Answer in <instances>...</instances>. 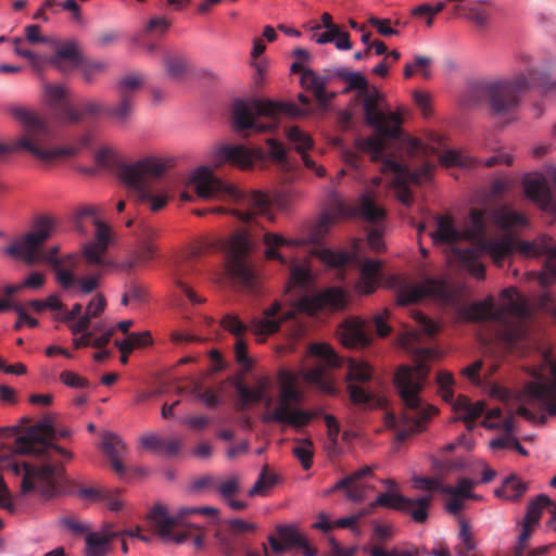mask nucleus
Returning <instances> with one entry per match:
<instances>
[{"label": "nucleus", "instance_id": "1", "mask_svg": "<svg viewBox=\"0 0 556 556\" xmlns=\"http://www.w3.org/2000/svg\"><path fill=\"white\" fill-rule=\"evenodd\" d=\"M501 309L494 308V300L488 296L459 308L458 316L467 323L495 320L501 323L497 331L500 345L507 352L525 354L535 342L531 336L534 306L515 288L504 289L501 293Z\"/></svg>", "mask_w": 556, "mask_h": 556}, {"label": "nucleus", "instance_id": "2", "mask_svg": "<svg viewBox=\"0 0 556 556\" xmlns=\"http://www.w3.org/2000/svg\"><path fill=\"white\" fill-rule=\"evenodd\" d=\"M434 244L451 247V260L460 268L466 269L475 278L482 280L485 277V267L479 261L482 241L486 240L485 212L471 208L464 223V229L458 230L450 215L437 217V229L430 233Z\"/></svg>", "mask_w": 556, "mask_h": 556}, {"label": "nucleus", "instance_id": "3", "mask_svg": "<svg viewBox=\"0 0 556 556\" xmlns=\"http://www.w3.org/2000/svg\"><path fill=\"white\" fill-rule=\"evenodd\" d=\"M429 367L419 362L415 366L402 365L394 375V386L401 400V413L391 419L399 427L397 439L406 440L412 433L421 432L439 409L422 399L428 381Z\"/></svg>", "mask_w": 556, "mask_h": 556}, {"label": "nucleus", "instance_id": "4", "mask_svg": "<svg viewBox=\"0 0 556 556\" xmlns=\"http://www.w3.org/2000/svg\"><path fill=\"white\" fill-rule=\"evenodd\" d=\"M14 115L24 124V135L11 144L0 143V156L9 152L24 150L42 163L52 165L59 160L76 156L90 144L91 138L86 134L73 144L52 147L56 136L45 121L24 109H16Z\"/></svg>", "mask_w": 556, "mask_h": 556}, {"label": "nucleus", "instance_id": "5", "mask_svg": "<svg viewBox=\"0 0 556 556\" xmlns=\"http://www.w3.org/2000/svg\"><path fill=\"white\" fill-rule=\"evenodd\" d=\"M189 184L202 199L236 202L238 208L233 210L232 214L244 223H250L257 215H266L269 210V200L265 194L257 191L243 193L235 186L217 178L206 166L195 168Z\"/></svg>", "mask_w": 556, "mask_h": 556}, {"label": "nucleus", "instance_id": "6", "mask_svg": "<svg viewBox=\"0 0 556 556\" xmlns=\"http://www.w3.org/2000/svg\"><path fill=\"white\" fill-rule=\"evenodd\" d=\"M365 121L372 127L379 137L358 138L355 146L358 151L369 154L371 161H379L386 152V139H399L402 130V116L400 111L387 112L384 96L371 87L361 97Z\"/></svg>", "mask_w": 556, "mask_h": 556}, {"label": "nucleus", "instance_id": "7", "mask_svg": "<svg viewBox=\"0 0 556 556\" xmlns=\"http://www.w3.org/2000/svg\"><path fill=\"white\" fill-rule=\"evenodd\" d=\"M527 74L519 73L511 78L496 79L480 86V92L488 101L490 111L495 116L510 114L520 102V94L527 91L531 81L545 91H556V80L551 81L548 75L527 67Z\"/></svg>", "mask_w": 556, "mask_h": 556}, {"label": "nucleus", "instance_id": "8", "mask_svg": "<svg viewBox=\"0 0 556 556\" xmlns=\"http://www.w3.org/2000/svg\"><path fill=\"white\" fill-rule=\"evenodd\" d=\"M295 317L294 309L282 311L279 301H275L269 307L263 311L261 317H254L250 324L243 323L238 315L226 314L222 320V327L236 337L235 356L238 363L249 367L251 361L248 356V345L243 336L250 329L258 342H263L268 336L279 331L285 321Z\"/></svg>", "mask_w": 556, "mask_h": 556}, {"label": "nucleus", "instance_id": "9", "mask_svg": "<svg viewBox=\"0 0 556 556\" xmlns=\"http://www.w3.org/2000/svg\"><path fill=\"white\" fill-rule=\"evenodd\" d=\"M304 113L296 104L262 99H236L231 108V123L237 132H269L277 127L281 114L299 116Z\"/></svg>", "mask_w": 556, "mask_h": 556}, {"label": "nucleus", "instance_id": "10", "mask_svg": "<svg viewBox=\"0 0 556 556\" xmlns=\"http://www.w3.org/2000/svg\"><path fill=\"white\" fill-rule=\"evenodd\" d=\"M53 222L50 217L40 216L37 218L29 232L21 239L7 247L4 252L15 258H23L29 265L47 262L53 267H60L62 264L75 267L76 255L68 254L63 260L58 258L59 247L54 245L45 251L43 243L51 237Z\"/></svg>", "mask_w": 556, "mask_h": 556}, {"label": "nucleus", "instance_id": "11", "mask_svg": "<svg viewBox=\"0 0 556 556\" xmlns=\"http://www.w3.org/2000/svg\"><path fill=\"white\" fill-rule=\"evenodd\" d=\"M482 249L493 260V262L502 266L504 260L514 251H518L525 256L546 255L544 273L541 281L544 285L552 283L556 280V244L553 239L543 236L534 241H525L506 235L501 240L488 239L482 241Z\"/></svg>", "mask_w": 556, "mask_h": 556}, {"label": "nucleus", "instance_id": "12", "mask_svg": "<svg viewBox=\"0 0 556 556\" xmlns=\"http://www.w3.org/2000/svg\"><path fill=\"white\" fill-rule=\"evenodd\" d=\"M280 392L276 406L270 413L263 415L264 422H277L295 429L307 426L316 416L313 413L298 407L302 401V394L296 388L295 377L286 370L280 371Z\"/></svg>", "mask_w": 556, "mask_h": 556}, {"label": "nucleus", "instance_id": "13", "mask_svg": "<svg viewBox=\"0 0 556 556\" xmlns=\"http://www.w3.org/2000/svg\"><path fill=\"white\" fill-rule=\"evenodd\" d=\"M1 468L5 472H12L14 476H23L21 483L22 494L37 491L46 497H51L56 493L63 470L61 466L46 464L36 467L25 462L20 463L16 459H9Z\"/></svg>", "mask_w": 556, "mask_h": 556}, {"label": "nucleus", "instance_id": "14", "mask_svg": "<svg viewBox=\"0 0 556 556\" xmlns=\"http://www.w3.org/2000/svg\"><path fill=\"white\" fill-rule=\"evenodd\" d=\"M94 240L83 247V258L86 265L89 268H94L96 271L78 280L81 291L86 294L98 288L104 270L112 266V262L106 258V251L111 242V230L106 224L99 219H94Z\"/></svg>", "mask_w": 556, "mask_h": 556}, {"label": "nucleus", "instance_id": "15", "mask_svg": "<svg viewBox=\"0 0 556 556\" xmlns=\"http://www.w3.org/2000/svg\"><path fill=\"white\" fill-rule=\"evenodd\" d=\"M381 162V172L393 176L394 187L397 189V199L406 206L413 203V194L408 188L409 184L420 185L429 180L435 166L431 163H425L416 169H412L408 165L383 156L378 161Z\"/></svg>", "mask_w": 556, "mask_h": 556}, {"label": "nucleus", "instance_id": "16", "mask_svg": "<svg viewBox=\"0 0 556 556\" xmlns=\"http://www.w3.org/2000/svg\"><path fill=\"white\" fill-rule=\"evenodd\" d=\"M228 275L243 288L253 290L256 286V276L249 262L250 243L242 233L232 236L225 245Z\"/></svg>", "mask_w": 556, "mask_h": 556}, {"label": "nucleus", "instance_id": "17", "mask_svg": "<svg viewBox=\"0 0 556 556\" xmlns=\"http://www.w3.org/2000/svg\"><path fill=\"white\" fill-rule=\"evenodd\" d=\"M330 214H325L320 219V227H327L333 218L362 217L366 222L377 223L386 216V211L378 206L368 194H363L359 203L349 204L339 195L331 194L329 200Z\"/></svg>", "mask_w": 556, "mask_h": 556}, {"label": "nucleus", "instance_id": "18", "mask_svg": "<svg viewBox=\"0 0 556 556\" xmlns=\"http://www.w3.org/2000/svg\"><path fill=\"white\" fill-rule=\"evenodd\" d=\"M543 361L551 369L552 380L542 381L543 370L532 369L531 376L535 380L525 384V394L530 405L538 406L549 416H556V361L547 354L543 356Z\"/></svg>", "mask_w": 556, "mask_h": 556}, {"label": "nucleus", "instance_id": "19", "mask_svg": "<svg viewBox=\"0 0 556 556\" xmlns=\"http://www.w3.org/2000/svg\"><path fill=\"white\" fill-rule=\"evenodd\" d=\"M181 519L182 518H178V516L175 518L169 517L166 507L162 504H155L148 515L149 523L155 528L156 532L165 541L181 544L191 538L194 549H202L204 547V538L200 530H174V527L177 526Z\"/></svg>", "mask_w": 556, "mask_h": 556}, {"label": "nucleus", "instance_id": "20", "mask_svg": "<svg viewBox=\"0 0 556 556\" xmlns=\"http://www.w3.org/2000/svg\"><path fill=\"white\" fill-rule=\"evenodd\" d=\"M56 438L53 420L47 416L26 428L14 441L13 452L21 455L43 456L49 451L51 440Z\"/></svg>", "mask_w": 556, "mask_h": 556}, {"label": "nucleus", "instance_id": "21", "mask_svg": "<svg viewBox=\"0 0 556 556\" xmlns=\"http://www.w3.org/2000/svg\"><path fill=\"white\" fill-rule=\"evenodd\" d=\"M170 161L154 155L141 156V203L147 202L153 212H159L167 203V197L159 189H151L149 180H160Z\"/></svg>", "mask_w": 556, "mask_h": 556}, {"label": "nucleus", "instance_id": "22", "mask_svg": "<svg viewBox=\"0 0 556 556\" xmlns=\"http://www.w3.org/2000/svg\"><path fill=\"white\" fill-rule=\"evenodd\" d=\"M372 368L365 362L349 359L348 391L350 400L355 405H368L375 401V394L368 387L372 380Z\"/></svg>", "mask_w": 556, "mask_h": 556}, {"label": "nucleus", "instance_id": "23", "mask_svg": "<svg viewBox=\"0 0 556 556\" xmlns=\"http://www.w3.org/2000/svg\"><path fill=\"white\" fill-rule=\"evenodd\" d=\"M432 495L409 498L399 493L386 492L377 496L371 506L392 508L403 513H409L417 523H424L428 519V508L432 503Z\"/></svg>", "mask_w": 556, "mask_h": 556}, {"label": "nucleus", "instance_id": "24", "mask_svg": "<svg viewBox=\"0 0 556 556\" xmlns=\"http://www.w3.org/2000/svg\"><path fill=\"white\" fill-rule=\"evenodd\" d=\"M94 160L98 166L114 170L129 192L134 195L139 194V161L132 164H125L119 155L110 148L100 149L96 153Z\"/></svg>", "mask_w": 556, "mask_h": 556}, {"label": "nucleus", "instance_id": "25", "mask_svg": "<svg viewBox=\"0 0 556 556\" xmlns=\"http://www.w3.org/2000/svg\"><path fill=\"white\" fill-rule=\"evenodd\" d=\"M447 295L448 289L445 280L427 277L421 285L401 282L396 290V302L404 306L417 303L425 296L445 299Z\"/></svg>", "mask_w": 556, "mask_h": 556}, {"label": "nucleus", "instance_id": "26", "mask_svg": "<svg viewBox=\"0 0 556 556\" xmlns=\"http://www.w3.org/2000/svg\"><path fill=\"white\" fill-rule=\"evenodd\" d=\"M265 152L260 149H250L241 144H224L220 146L213 156L215 167L230 164L241 169L251 168L254 163L263 162Z\"/></svg>", "mask_w": 556, "mask_h": 556}, {"label": "nucleus", "instance_id": "27", "mask_svg": "<svg viewBox=\"0 0 556 556\" xmlns=\"http://www.w3.org/2000/svg\"><path fill=\"white\" fill-rule=\"evenodd\" d=\"M345 305V295L340 288L327 289L314 296H302L296 303V309L315 314L321 309L338 311Z\"/></svg>", "mask_w": 556, "mask_h": 556}, {"label": "nucleus", "instance_id": "28", "mask_svg": "<svg viewBox=\"0 0 556 556\" xmlns=\"http://www.w3.org/2000/svg\"><path fill=\"white\" fill-rule=\"evenodd\" d=\"M45 92L54 117L60 122L76 124L81 113L66 101L67 90L61 85H46Z\"/></svg>", "mask_w": 556, "mask_h": 556}, {"label": "nucleus", "instance_id": "29", "mask_svg": "<svg viewBox=\"0 0 556 556\" xmlns=\"http://www.w3.org/2000/svg\"><path fill=\"white\" fill-rule=\"evenodd\" d=\"M342 344L351 349H363L370 344V326L361 318L345 320L340 328Z\"/></svg>", "mask_w": 556, "mask_h": 556}, {"label": "nucleus", "instance_id": "30", "mask_svg": "<svg viewBox=\"0 0 556 556\" xmlns=\"http://www.w3.org/2000/svg\"><path fill=\"white\" fill-rule=\"evenodd\" d=\"M523 190L527 198L538 204L542 210L551 212L556 210V203L552 192L542 176L525 178Z\"/></svg>", "mask_w": 556, "mask_h": 556}, {"label": "nucleus", "instance_id": "31", "mask_svg": "<svg viewBox=\"0 0 556 556\" xmlns=\"http://www.w3.org/2000/svg\"><path fill=\"white\" fill-rule=\"evenodd\" d=\"M235 389L238 395L237 408L238 410L247 409L253 403H260L265 401V406L268 408L271 403V397H266L268 389L267 379H261L255 388H250L242 381H237Z\"/></svg>", "mask_w": 556, "mask_h": 556}, {"label": "nucleus", "instance_id": "32", "mask_svg": "<svg viewBox=\"0 0 556 556\" xmlns=\"http://www.w3.org/2000/svg\"><path fill=\"white\" fill-rule=\"evenodd\" d=\"M139 88L138 77H128L121 81V101L106 112L116 119L124 122L130 115L134 105L132 92Z\"/></svg>", "mask_w": 556, "mask_h": 556}, {"label": "nucleus", "instance_id": "33", "mask_svg": "<svg viewBox=\"0 0 556 556\" xmlns=\"http://www.w3.org/2000/svg\"><path fill=\"white\" fill-rule=\"evenodd\" d=\"M101 448L105 456L110 459L113 469L119 475L124 473V457L126 454V446L121 438L112 432H104L102 434Z\"/></svg>", "mask_w": 556, "mask_h": 556}, {"label": "nucleus", "instance_id": "34", "mask_svg": "<svg viewBox=\"0 0 556 556\" xmlns=\"http://www.w3.org/2000/svg\"><path fill=\"white\" fill-rule=\"evenodd\" d=\"M163 66L169 78L181 81L189 74L190 61L185 52L172 49L164 53Z\"/></svg>", "mask_w": 556, "mask_h": 556}, {"label": "nucleus", "instance_id": "35", "mask_svg": "<svg viewBox=\"0 0 556 556\" xmlns=\"http://www.w3.org/2000/svg\"><path fill=\"white\" fill-rule=\"evenodd\" d=\"M286 137L293 144L294 149L301 154L304 165L307 168L315 169L316 163L306 153L313 148L312 138L298 126L289 127L286 130Z\"/></svg>", "mask_w": 556, "mask_h": 556}, {"label": "nucleus", "instance_id": "36", "mask_svg": "<svg viewBox=\"0 0 556 556\" xmlns=\"http://www.w3.org/2000/svg\"><path fill=\"white\" fill-rule=\"evenodd\" d=\"M180 446L181 442L177 439H163L153 433L141 435V448L157 454L174 456L179 452Z\"/></svg>", "mask_w": 556, "mask_h": 556}, {"label": "nucleus", "instance_id": "37", "mask_svg": "<svg viewBox=\"0 0 556 556\" xmlns=\"http://www.w3.org/2000/svg\"><path fill=\"white\" fill-rule=\"evenodd\" d=\"M453 408L459 413L458 420L465 424H472L476 421L484 412L483 402L471 403L470 400L465 395H458L453 402Z\"/></svg>", "mask_w": 556, "mask_h": 556}, {"label": "nucleus", "instance_id": "38", "mask_svg": "<svg viewBox=\"0 0 556 556\" xmlns=\"http://www.w3.org/2000/svg\"><path fill=\"white\" fill-rule=\"evenodd\" d=\"M382 262L379 260H366L361 267V291L370 294L379 281Z\"/></svg>", "mask_w": 556, "mask_h": 556}, {"label": "nucleus", "instance_id": "39", "mask_svg": "<svg viewBox=\"0 0 556 556\" xmlns=\"http://www.w3.org/2000/svg\"><path fill=\"white\" fill-rule=\"evenodd\" d=\"M527 491L528 484L517 476L511 475L503 480L501 488L496 489L494 494L500 498L517 502Z\"/></svg>", "mask_w": 556, "mask_h": 556}, {"label": "nucleus", "instance_id": "40", "mask_svg": "<svg viewBox=\"0 0 556 556\" xmlns=\"http://www.w3.org/2000/svg\"><path fill=\"white\" fill-rule=\"evenodd\" d=\"M264 243L267 249L265 251V256L268 260H277L281 264H287V258L283 257L277 249L281 247H299L302 244L300 240H288L283 238L281 235L274 232H266L264 235Z\"/></svg>", "mask_w": 556, "mask_h": 556}, {"label": "nucleus", "instance_id": "41", "mask_svg": "<svg viewBox=\"0 0 556 556\" xmlns=\"http://www.w3.org/2000/svg\"><path fill=\"white\" fill-rule=\"evenodd\" d=\"M78 51L73 42H68L60 47L55 54L51 56L50 63L61 72L72 70L78 63Z\"/></svg>", "mask_w": 556, "mask_h": 556}, {"label": "nucleus", "instance_id": "42", "mask_svg": "<svg viewBox=\"0 0 556 556\" xmlns=\"http://www.w3.org/2000/svg\"><path fill=\"white\" fill-rule=\"evenodd\" d=\"M492 220L496 226L503 229L513 227H525L528 225L527 218L519 212L502 206L494 210L491 214Z\"/></svg>", "mask_w": 556, "mask_h": 556}, {"label": "nucleus", "instance_id": "43", "mask_svg": "<svg viewBox=\"0 0 556 556\" xmlns=\"http://www.w3.org/2000/svg\"><path fill=\"white\" fill-rule=\"evenodd\" d=\"M114 533L91 532L86 536V556H105L111 551Z\"/></svg>", "mask_w": 556, "mask_h": 556}, {"label": "nucleus", "instance_id": "44", "mask_svg": "<svg viewBox=\"0 0 556 556\" xmlns=\"http://www.w3.org/2000/svg\"><path fill=\"white\" fill-rule=\"evenodd\" d=\"M305 379L325 393L332 394L334 392L333 381L323 365L309 368L305 374Z\"/></svg>", "mask_w": 556, "mask_h": 556}, {"label": "nucleus", "instance_id": "45", "mask_svg": "<svg viewBox=\"0 0 556 556\" xmlns=\"http://www.w3.org/2000/svg\"><path fill=\"white\" fill-rule=\"evenodd\" d=\"M551 505L552 501L547 495H539L535 500L529 502L527 506V513L522 521L534 527L538 526L542 517L543 510L545 508L549 510Z\"/></svg>", "mask_w": 556, "mask_h": 556}, {"label": "nucleus", "instance_id": "46", "mask_svg": "<svg viewBox=\"0 0 556 556\" xmlns=\"http://www.w3.org/2000/svg\"><path fill=\"white\" fill-rule=\"evenodd\" d=\"M296 445L293 447V454L301 463L304 470H308L313 466V442L311 439H296Z\"/></svg>", "mask_w": 556, "mask_h": 556}, {"label": "nucleus", "instance_id": "47", "mask_svg": "<svg viewBox=\"0 0 556 556\" xmlns=\"http://www.w3.org/2000/svg\"><path fill=\"white\" fill-rule=\"evenodd\" d=\"M155 230L141 225V264L153 260L157 255V249L153 240Z\"/></svg>", "mask_w": 556, "mask_h": 556}, {"label": "nucleus", "instance_id": "48", "mask_svg": "<svg viewBox=\"0 0 556 556\" xmlns=\"http://www.w3.org/2000/svg\"><path fill=\"white\" fill-rule=\"evenodd\" d=\"M458 538L460 542L456 547L457 556H470V553L476 548V543L470 531V526L464 519L459 520Z\"/></svg>", "mask_w": 556, "mask_h": 556}, {"label": "nucleus", "instance_id": "49", "mask_svg": "<svg viewBox=\"0 0 556 556\" xmlns=\"http://www.w3.org/2000/svg\"><path fill=\"white\" fill-rule=\"evenodd\" d=\"M369 553V556H424V552L417 547L386 549L380 544H374L369 548H364Z\"/></svg>", "mask_w": 556, "mask_h": 556}, {"label": "nucleus", "instance_id": "50", "mask_svg": "<svg viewBox=\"0 0 556 556\" xmlns=\"http://www.w3.org/2000/svg\"><path fill=\"white\" fill-rule=\"evenodd\" d=\"M439 162L444 167H471L473 164L472 159L462 154L456 150H444L439 155Z\"/></svg>", "mask_w": 556, "mask_h": 556}, {"label": "nucleus", "instance_id": "51", "mask_svg": "<svg viewBox=\"0 0 556 556\" xmlns=\"http://www.w3.org/2000/svg\"><path fill=\"white\" fill-rule=\"evenodd\" d=\"M432 64V59L426 55H416L414 63H406L404 65L403 75L405 78H410L415 72H420L422 77L430 78L431 72L429 70Z\"/></svg>", "mask_w": 556, "mask_h": 556}, {"label": "nucleus", "instance_id": "52", "mask_svg": "<svg viewBox=\"0 0 556 556\" xmlns=\"http://www.w3.org/2000/svg\"><path fill=\"white\" fill-rule=\"evenodd\" d=\"M483 3H485V1H477L463 5L465 17L468 18L469 21H472L480 27H484L488 24L489 20L488 12L481 8Z\"/></svg>", "mask_w": 556, "mask_h": 556}, {"label": "nucleus", "instance_id": "53", "mask_svg": "<svg viewBox=\"0 0 556 556\" xmlns=\"http://www.w3.org/2000/svg\"><path fill=\"white\" fill-rule=\"evenodd\" d=\"M313 356H316L325 362V365L329 367H336L340 365L339 357L330 345L325 343L313 344L309 349Z\"/></svg>", "mask_w": 556, "mask_h": 556}, {"label": "nucleus", "instance_id": "54", "mask_svg": "<svg viewBox=\"0 0 556 556\" xmlns=\"http://www.w3.org/2000/svg\"><path fill=\"white\" fill-rule=\"evenodd\" d=\"M475 482L468 478L459 479L456 486L445 484L442 488V494H448L452 496H458L460 498H476V495L470 493V490L473 488Z\"/></svg>", "mask_w": 556, "mask_h": 556}, {"label": "nucleus", "instance_id": "55", "mask_svg": "<svg viewBox=\"0 0 556 556\" xmlns=\"http://www.w3.org/2000/svg\"><path fill=\"white\" fill-rule=\"evenodd\" d=\"M277 482V476L268 473V467H263L258 479L253 488L249 491V496L264 495L265 491L274 486Z\"/></svg>", "mask_w": 556, "mask_h": 556}, {"label": "nucleus", "instance_id": "56", "mask_svg": "<svg viewBox=\"0 0 556 556\" xmlns=\"http://www.w3.org/2000/svg\"><path fill=\"white\" fill-rule=\"evenodd\" d=\"M437 383L442 399L447 403H452L454 401L453 375L448 371H439L437 374Z\"/></svg>", "mask_w": 556, "mask_h": 556}, {"label": "nucleus", "instance_id": "57", "mask_svg": "<svg viewBox=\"0 0 556 556\" xmlns=\"http://www.w3.org/2000/svg\"><path fill=\"white\" fill-rule=\"evenodd\" d=\"M311 280V271L304 266L292 264L290 267L289 287L303 289Z\"/></svg>", "mask_w": 556, "mask_h": 556}, {"label": "nucleus", "instance_id": "58", "mask_svg": "<svg viewBox=\"0 0 556 556\" xmlns=\"http://www.w3.org/2000/svg\"><path fill=\"white\" fill-rule=\"evenodd\" d=\"M277 535L287 546L304 544V536L293 526H277Z\"/></svg>", "mask_w": 556, "mask_h": 556}, {"label": "nucleus", "instance_id": "59", "mask_svg": "<svg viewBox=\"0 0 556 556\" xmlns=\"http://www.w3.org/2000/svg\"><path fill=\"white\" fill-rule=\"evenodd\" d=\"M218 546L225 556H232L236 553V539L233 532L217 530L215 533Z\"/></svg>", "mask_w": 556, "mask_h": 556}, {"label": "nucleus", "instance_id": "60", "mask_svg": "<svg viewBox=\"0 0 556 556\" xmlns=\"http://www.w3.org/2000/svg\"><path fill=\"white\" fill-rule=\"evenodd\" d=\"M345 83L348 84L346 88L344 89L345 93L352 90H357L358 97H361L368 89H370L367 79L358 72L349 74Z\"/></svg>", "mask_w": 556, "mask_h": 556}, {"label": "nucleus", "instance_id": "61", "mask_svg": "<svg viewBox=\"0 0 556 556\" xmlns=\"http://www.w3.org/2000/svg\"><path fill=\"white\" fill-rule=\"evenodd\" d=\"M266 143L268 146L269 156L274 161H276L282 165H287L288 156H287V151H286L283 143L274 138L266 139Z\"/></svg>", "mask_w": 556, "mask_h": 556}, {"label": "nucleus", "instance_id": "62", "mask_svg": "<svg viewBox=\"0 0 556 556\" xmlns=\"http://www.w3.org/2000/svg\"><path fill=\"white\" fill-rule=\"evenodd\" d=\"M83 78L86 83L91 84L96 77L106 70V64L103 62L94 61L81 65Z\"/></svg>", "mask_w": 556, "mask_h": 556}, {"label": "nucleus", "instance_id": "63", "mask_svg": "<svg viewBox=\"0 0 556 556\" xmlns=\"http://www.w3.org/2000/svg\"><path fill=\"white\" fill-rule=\"evenodd\" d=\"M320 258L332 267H342L350 262V255L348 253H336L331 250L321 251Z\"/></svg>", "mask_w": 556, "mask_h": 556}, {"label": "nucleus", "instance_id": "64", "mask_svg": "<svg viewBox=\"0 0 556 556\" xmlns=\"http://www.w3.org/2000/svg\"><path fill=\"white\" fill-rule=\"evenodd\" d=\"M192 392L207 408H214L220 403L218 394L211 389H201V387L197 386Z\"/></svg>", "mask_w": 556, "mask_h": 556}]
</instances>
